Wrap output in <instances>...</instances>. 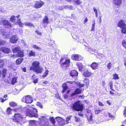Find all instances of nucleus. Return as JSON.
Listing matches in <instances>:
<instances>
[{"instance_id":"f257e3e1","label":"nucleus","mask_w":126,"mask_h":126,"mask_svg":"<svg viewBox=\"0 0 126 126\" xmlns=\"http://www.w3.org/2000/svg\"><path fill=\"white\" fill-rule=\"evenodd\" d=\"M24 109L26 115L31 117H38L37 110L35 108L28 106L24 107Z\"/></svg>"},{"instance_id":"f03ea898","label":"nucleus","mask_w":126,"mask_h":126,"mask_svg":"<svg viewBox=\"0 0 126 126\" xmlns=\"http://www.w3.org/2000/svg\"><path fill=\"white\" fill-rule=\"evenodd\" d=\"M39 63L37 61H35L32 63V65L30 67V70H33L37 73H41L43 70L42 67L39 66Z\"/></svg>"},{"instance_id":"7ed1b4c3","label":"nucleus","mask_w":126,"mask_h":126,"mask_svg":"<svg viewBox=\"0 0 126 126\" xmlns=\"http://www.w3.org/2000/svg\"><path fill=\"white\" fill-rule=\"evenodd\" d=\"M71 107L73 110L77 111H82L83 109V105L79 101L76 102L72 105Z\"/></svg>"},{"instance_id":"20e7f679","label":"nucleus","mask_w":126,"mask_h":126,"mask_svg":"<svg viewBox=\"0 0 126 126\" xmlns=\"http://www.w3.org/2000/svg\"><path fill=\"white\" fill-rule=\"evenodd\" d=\"M40 120L39 125L41 126H52L49 123V120L44 116L39 118Z\"/></svg>"},{"instance_id":"39448f33","label":"nucleus","mask_w":126,"mask_h":126,"mask_svg":"<svg viewBox=\"0 0 126 126\" xmlns=\"http://www.w3.org/2000/svg\"><path fill=\"white\" fill-rule=\"evenodd\" d=\"M22 116L19 113L15 114L13 120L14 121L19 123L23 119Z\"/></svg>"},{"instance_id":"423d86ee","label":"nucleus","mask_w":126,"mask_h":126,"mask_svg":"<svg viewBox=\"0 0 126 126\" xmlns=\"http://www.w3.org/2000/svg\"><path fill=\"white\" fill-rule=\"evenodd\" d=\"M22 101L27 103H31L33 101L32 98L29 95L23 97L22 100Z\"/></svg>"},{"instance_id":"0eeeda50","label":"nucleus","mask_w":126,"mask_h":126,"mask_svg":"<svg viewBox=\"0 0 126 126\" xmlns=\"http://www.w3.org/2000/svg\"><path fill=\"white\" fill-rule=\"evenodd\" d=\"M62 62H63L61 64L62 66L63 67H66L68 65L70 62V60L69 59H66L63 58L61 59L60 62L61 63H62Z\"/></svg>"},{"instance_id":"6e6552de","label":"nucleus","mask_w":126,"mask_h":126,"mask_svg":"<svg viewBox=\"0 0 126 126\" xmlns=\"http://www.w3.org/2000/svg\"><path fill=\"white\" fill-rule=\"evenodd\" d=\"M17 23L20 26L22 27L24 25H25L26 26H27L29 27L33 26V24L30 22H25L23 24L21 22L20 19H18L17 22Z\"/></svg>"},{"instance_id":"1a4fd4ad","label":"nucleus","mask_w":126,"mask_h":126,"mask_svg":"<svg viewBox=\"0 0 126 126\" xmlns=\"http://www.w3.org/2000/svg\"><path fill=\"white\" fill-rule=\"evenodd\" d=\"M56 120L57 123L58 124L57 126H62L65 124V120L62 118L57 117L56 118Z\"/></svg>"},{"instance_id":"9d476101","label":"nucleus","mask_w":126,"mask_h":126,"mask_svg":"<svg viewBox=\"0 0 126 126\" xmlns=\"http://www.w3.org/2000/svg\"><path fill=\"white\" fill-rule=\"evenodd\" d=\"M72 58L74 60L80 61L83 59V57L79 55L74 54L72 55Z\"/></svg>"},{"instance_id":"9b49d317","label":"nucleus","mask_w":126,"mask_h":126,"mask_svg":"<svg viewBox=\"0 0 126 126\" xmlns=\"http://www.w3.org/2000/svg\"><path fill=\"white\" fill-rule=\"evenodd\" d=\"M18 40V37L16 35H13L11 38L10 41L11 43L15 44L16 43Z\"/></svg>"},{"instance_id":"f8f14e48","label":"nucleus","mask_w":126,"mask_h":126,"mask_svg":"<svg viewBox=\"0 0 126 126\" xmlns=\"http://www.w3.org/2000/svg\"><path fill=\"white\" fill-rule=\"evenodd\" d=\"M44 3L42 1H37L35 4L34 7L35 8L37 9L42 7L44 5Z\"/></svg>"},{"instance_id":"ddd939ff","label":"nucleus","mask_w":126,"mask_h":126,"mask_svg":"<svg viewBox=\"0 0 126 126\" xmlns=\"http://www.w3.org/2000/svg\"><path fill=\"white\" fill-rule=\"evenodd\" d=\"M118 26L122 29L126 27V25L125 24L124 21L121 20L118 22Z\"/></svg>"},{"instance_id":"4468645a","label":"nucleus","mask_w":126,"mask_h":126,"mask_svg":"<svg viewBox=\"0 0 126 126\" xmlns=\"http://www.w3.org/2000/svg\"><path fill=\"white\" fill-rule=\"evenodd\" d=\"M48 23V19L47 16H46L43 19L42 26L44 27H46Z\"/></svg>"},{"instance_id":"2eb2a0df","label":"nucleus","mask_w":126,"mask_h":126,"mask_svg":"<svg viewBox=\"0 0 126 126\" xmlns=\"http://www.w3.org/2000/svg\"><path fill=\"white\" fill-rule=\"evenodd\" d=\"M2 22L4 26H6L8 28L11 27V24L8 20H3Z\"/></svg>"},{"instance_id":"dca6fc26","label":"nucleus","mask_w":126,"mask_h":126,"mask_svg":"<svg viewBox=\"0 0 126 126\" xmlns=\"http://www.w3.org/2000/svg\"><path fill=\"white\" fill-rule=\"evenodd\" d=\"M88 114L87 115V117L88 118V121L90 123H93L92 115V113L90 111L88 113Z\"/></svg>"},{"instance_id":"f3484780","label":"nucleus","mask_w":126,"mask_h":126,"mask_svg":"<svg viewBox=\"0 0 126 126\" xmlns=\"http://www.w3.org/2000/svg\"><path fill=\"white\" fill-rule=\"evenodd\" d=\"M70 76L72 77H74L78 76V73L76 70H72L70 72Z\"/></svg>"},{"instance_id":"a211bd4d","label":"nucleus","mask_w":126,"mask_h":126,"mask_svg":"<svg viewBox=\"0 0 126 126\" xmlns=\"http://www.w3.org/2000/svg\"><path fill=\"white\" fill-rule=\"evenodd\" d=\"M0 50L2 52L6 53H9L10 51L9 49L7 47L1 48H0Z\"/></svg>"},{"instance_id":"6ab92c4d","label":"nucleus","mask_w":126,"mask_h":126,"mask_svg":"<svg viewBox=\"0 0 126 126\" xmlns=\"http://www.w3.org/2000/svg\"><path fill=\"white\" fill-rule=\"evenodd\" d=\"M98 66V64L95 62L93 63L91 65V67L94 70L97 69Z\"/></svg>"},{"instance_id":"aec40b11","label":"nucleus","mask_w":126,"mask_h":126,"mask_svg":"<svg viewBox=\"0 0 126 126\" xmlns=\"http://www.w3.org/2000/svg\"><path fill=\"white\" fill-rule=\"evenodd\" d=\"M92 73L91 72L89 71L88 70L85 71L83 73V75L85 77H89L91 76L92 75Z\"/></svg>"},{"instance_id":"412c9836","label":"nucleus","mask_w":126,"mask_h":126,"mask_svg":"<svg viewBox=\"0 0 126 126\" xmlns=\"http://www.w3.org/2000/svg\"><path fill=\"white\" fill-rule=\"evenodd\" d=\"M2 33V34L3 37L5 38H8L9 37L10 33L8 32H4Z\"/></svg>"},{"instance_id":"4be33fe9","label":"nucleus","mask_w":126,"mask_h":126,"mask_svg":"<svg viewBox=\"0 0 126 126\" xmlns=\"http://www.w3.org/2000/svg\"><path fill=\"white\" fill-rule=\"evenodd\" d=\"M76 65L78 67L79 70L81 71L83 68V66L82 63L78 62L76 63Z\"/></svg>"},{"instance_id":"5701e85b","label":"nucleus","mask_w":126,"mask_h":126,"mask_svg":"<svg viewBox=\"0 0 126 126\" xmlns=\"http://www.w3.org/2000/svg\"><path fill=\"white\" fill-rule=\"evenodd\" d=\"M121 0H114V2L115 5L120 6L121 4Z\"/></svg>"},{"instance_id":"b1692460","label":"nucleus","mask_w":126,"mask_h":126,"mask_svg":"<svg viewBox=\"0 0 126 126\" xmlns=\"http://www.w3.org/2000/svg\"><path fill=\"white\" fill-rule=\"evenodd\" d=\"M20 50V47H16L13 49L12 51L14 53H15L18 52Z\"/></svg>"},{"instance_id":"393cba45","label":"nucleus","mask_w":126,"mask_h":126,"mask_svg":"<svg viewBox=\"0 0 126 126\" xmlns=\"http://www.w3.org/2000/svg\"><path fill=\"white\" fill-rule=\"evenodd\" d=\"M29 125L30 126H36V121L31 120L29 122Z\"/></svg>"},{"instance_id":"a878e982","label":"nucleus","mask_w":126,"mask_h":126,"mask_svg":"<svg viewBox=\"0 0 126 126\" xmlns=\"http://www.w3.org/2000/svg\"><path fill=\"white\" fill-rule=\"evenodd\" d=\"M10 106L11 107H15L17 106V104L15 102L12 101L10 102L9 103Z\"/></svg>"},{"instance_id":"bb28decb","label":"nucleus","mask_w":126,"mask_h":126,"mask_svg":"<svg viewBox=\"0 0 126 126\" xmlns=\"http://www.w3.org/2000/svg\"><path fill=\"white\" fill-rule=\"evenodd\" d=\"M17 56L18 57H23L24 56V53L21 50L19 51L18 53Z\"/></svg>"},{"instance_id":"cd10ccee","label":"nucleus","mask_w":126,"mask_h":126,"mask_svg":"<svg viewBox=\"0 0 126 126\" xmlns=\"http://www.w3.org/2000/svg\"><path fill=\"white\" fill-rule=\"evenodd\" d=\"M16 20V17L14 16H12L10 18V21L14 23H15V20Z\"/></svg>"},{"instance_id":"c85d7f7f","label":"nucleus","mask_w":126,"mask_h":126,"mask_svg":"<svg viewBox=\"0 0 126 126\" xmlns=\"http://www.w3.org/2000/svg\"><path fill=\"white\" fill-rule=\"evenodd\" d=\"M62 87L63 88L62 92H64L65 91L67 88V87L66 84L64 83L63 84Z\"/></svg>"},{"instance_id":"c756f323","label":"nucleus","mask_w":126,"mask_h":126,"mask_svg":"<svg viewBox=\"0 0 126 126\" xmlns=\"http://www.w3.org/2000/svg\"><path fill=\"white\" fill-rule=\"evenodd\" d=\"M23 59L19 58L17 59L16 61V63L17 64H19L22 62Z\"/></svg>"},{"instance_id":"7c9ffc66","label":"nucleus","mask_w":126,"mask_h":126,"mask_svg":"<svg viewBox=\"0 0 126 126\" xmlns=\"http://www.w3.org/2000/svg\"><path fill=\"white\" fill-rule=\"evenodd\" d=\"M82 2L80 0H74V3L76 5H78L81 3Z\"/></svg>"},{"instance_id":"2f4dec72","label":"nucleus","mask_w":126,"mask_h":126,"mask_svg":"<svg viewBox=\"0 0 126 126\" xmlns=\"http://www.w3.org/2000/svg\"><path fill=\"white\" fill-rule=\"evenodd\" d=\"M11 108L8 107L7 108L6 110V113L8 114H11V112L12 110Z\"/></svg>"},{"instance_id":"473e14b6","label":"nucleus","mask_w":126,"mask_h":126,"mask_svg":"<svg viewBox=\"0 0 126 126\" xmlns=\"http://www.w3.org/2000/svg\"><path fill=\"white\" fill-rule=\"evenodd\" d=\"M93 9L94 12L95 13L96 17L97 18L98 17V14L97 11L95 7H94L93 8Z\"/></svg>"},{"instance_id":"72a5a7b5","label":"nucleus","mask_w":126,"mask_h":126,"mask_svg":"<svg viewBox=\"0 0 126 126\" xmlns=\"http://www.w3.org/2000/svg\"><path fill=\"white\" fill-rule=\"evenodd\" d=\"M7 70L5 69H3L2 71V75L3 78H4L6 76Z\"/></svg>"},{"instance_id":"f704fd0d","label":"nucleus","mask_w":126,"mask_h":126,"mask_svg":"<svg viewBox=\"0 0 126 126\" xmlns=\"http://www.w3.org/2000/svg\"><path fill=\"white\" fill-rule=\"evenodd\" d=\"M75 94H79L81 92V90L79 88H77L75 91Z\"/></svg>"},{"instance_id":"c9c22d12","label":"nucleus","mask_w":126,"mask_h":126,"mask_svg":"<svg viewBox=\"0 0 126 126\" xmlns=\"http://www.w3.org/2000/svg\"><path fill=\"white\" fill-rule=\"evenodd\" d=\"M29 56L30 57L35 56V53L32 51H31L29 53Z\"/></svg>"},{"instance_id":"e433bc0d","label":"nucleus","mask_w":126,"mask_h":126,"mask_svg":"<svg viewBox=\"0 0 126 126\" xmlns=\"http://www.w3.org/2000/svg\"><path fill=\"white\" fill-rule=\"evenodd\" d=\"M64 8H65V9H69L70 10H71L72 9V7L70 5V6H64L63 7Z\"/></svg>"},{"instance_id":"4c0bfd02","label":"nucleus","mask_w":126,"mask_h":126,"mask_svg":"<svg viewBox=\"0 0 126 126\" xmlns=\"http://www.w3.org/2000/svg\"><path fill=\"white\" fill-rule=\"evenodd\" d=\"M109 85L111 90L114 91H115L113 89V84L112 82L111 81L110 82Z\"/></svg>"},{"instance_id":"58836bf2","label":"nucleus","mask_w":126,"mask_h":126,"mask_svg":"<svg viewBox=\"0 0 126 126\" xmlns=\"http://www.w3.org/2000/svg\"><path fill=\"white\" fill-rule=\"evenodd\" d=\"M17 79L15 78H13L12 80L11 81V83L13 84H14L16 82Z\"/></svg>"},{"instance_id":"ea45409f","label":"nucleus","mask_w":126,"mask_h":126,"mask_svg":"<svg viewBox=\"0 0 126 126\" xmlns=\"http://www.w3.org/2000/svg\"><path fill=\"white\" fill-rule=\"evenodd\" d=\"M71 119L70 117H68L66 118L65 120V124H67L69 122V121Z\"/></svg>"},{"instance_id":"a19ab883","label":"nucleus","mask_w":126,"mask_h":126,"mask_svg":"<svg viewBox=\"0 0 126 126\" xmlns=\"http://www.w3.org/2000/svg\"><path fill=\"white\" fill-rule=\"evenodd\" d=\"M122 43L123 47L126 49V40H123Z\"/></svg>"},{"instance_id":"79ce46f5","label":"nucleus","mask_w":126,"mask_h":126,"mask_svg":"<svg viewBox=\"0 0 126 126\" xmlns=\"http://www.w3.org/2000/svg\"><path fill=\"white\" fill-rule=\"evenodd\" d=\"M50 121L52 124L53 125L55 124V119L53 117L51 118L50 119Z\"/></svg>"},{"instance_id":"37998d69","label":"nucleus","mask_w":126,"mask_h":126,"mask_svg":"<svg viewBox=\"0 0 126 126\" xmlns=\"http://www.w3.org/2000/svg\"><path fill=\"white\" fill-rule=\"evenodd\" d=\"M32 47L37 50H40L41 49L40 47L35 45H33L32 46Z\"/></svg>"},{"instance_id":"c03bdc74","label":"nucleus","mask_w":126,"mask_h":126,"mask_svg":"<svg viewBox=\"0 0 126 126\" xmlns=\"http://www.w3.org/2000/svg\"><path fill=\"white\" fill-rule=\"evenodd\" d=\"M126 27L122 28L121 32L122 33L125 34H126Z\"/></svg>"},{"instance_id":"a18cd8bd","label":"nucleus","mask_w":126,"mask_h":126,"mask_svg":"<svg viewBox=\"0 0 126 126\" xmlns=\"http://www.w3.org/2000/svg\"><path fill=\"white\" fill-rule=\"evenodd\" d=\"M113 79H119V78L118 76V75L117 74H113Z\"/></svg>"},{"instance_id":"49530a36","label":"nucleus","mask_w":126,"mask_h":126,"mask_svg":"<svg viewBox=\"0 0 126 126\" xmlns=\"http://www.w3.org/2000/svg\"><path fill=\"white\" fill-rule=\"evenodd\" d=\"M48 71L47 69L45 73L44 74V75H43V77H46L48 74Z\"/></svg>"},{"instance_id":"de8ad7c7","label":"nucleus","mask_w":126,"mask_h":126,"mask_svg":"<svg viewBox=\"0 0 126 126\" xmlns=\"http://www.w3.org/2000/svg\"><path fill=\"white\" fill-rule=\"evenodd\" d=\"M4 61L3 60L0 59V67H2L3 66Z\"/></svg>"},{"instance_id":"09e8293b","label":"nucleus","mask_w":126,"mask_h":126,"mask_svg":"<svg viewBox=\"0 0 126 126\" xmlns=\"http://www.w3.org/2000/svg\"><path fill=\"white\" fill-rule=\"evenodd\" d=\"M75 121L77 122H79L80 121V118L77 116H75Z\"/></svg>"},{"instance_id":"8fccbe9b","label":"nucleus","mask_w":126,"mask_h":126,"mask_svg":"<svg viewBox=\"0 0 126 126\" xmlns=\"http://www.w3.org/2000/svg\"><path fill=\"white\" fill-rule=\"evenodd\" d=\"M36 105L39 106L41 109H42L43 108L42 105L40 102H37Z\"/></svg>"},{"instance_id":"3c124183","label":"nucleus","mask_w":126,"mask_h":126,"mask_svg":"<svg viewBox=\"0 0 126 126\" xmlns=\"http://www.w3.org/2000/svg\"><path fill=\"white\" fill-rule=\"evenodd\" d=\"M112 64L111 63H109L107 65V68L109 69H110L111 67Z\"/></svg>"},{"instance_id":"603ef678","label":"nucleus","mask_w":126,"mask_h":126,"mask_svg":"<svg viewBox=\"0 0 126 126\" xmlns=\"http://www.w3.org/2000/svg\"><path fill=\"white\" fill-rule=\"evenodd\" d=\"M84 81L86 85L87 86L89 84V80L88 79H85L84 80Z\"/></svg>"},{"instance_id":"864d4df0","label":"nucleus","mask_w":126,"mask_h":126,"mask_svg":"<svg viewBox=\"0 0 126 126\" xmlns=\"http://www.w3.org/2000/svg\"><path fill=\"white\" fill-rule=\"evenodd\" d=\"M101 110L99 109V108L96 109L95 110V113L96 114H98L101 112Z\"/></svg>"},{"instance_id":"5fc2aeb1","label":"nucleus","mask_w":126,"mask_h":126,"mask_svg":"<svg viewBox=\"0 0 126 126\" xmlns=\"http://www.w3.org/2000/svg\"><path fill=\"white\" fill-rule=\"evenodd\" d=\"M77 84L79 86L80 88L83 87L84 86V84H81L80 83L77 82Z\"/></svg>"},{"instance_id":"6e6d98bb","label":"nucleus","mask_w":126,"mask_h":126,"mask_svg":"<svg viewBox=\"0 0 126 126\" xmlns=\"http://www.w3.org/2000/svg\"><path fill=\"white\" fill-rule=\"evenodd\" d=\"M67 83H68L72 84H74L76 83V82L75 81H68L67 82Z\"/></svg>"},{"instance_id":"4d7b16f0","label":"nucleus","mask_w":126,"mask_h":126,"mask_svg":"<svg viewBox=\"0 0 126 126\" xmlns=\"http://www.w3.org/2000/svg\"><path fill=\"white\" fill-rule=\"evenodd\" d=\"M63 6H63L62 7L61 6L60 7H58L57 8L59 10H61L63 9H65V8H64L63 7Z\"/></svg>"},{"instance_id":"13d9d810","label":"nucleus","mask_w":126,"mask_h":126,"mask_svg":"<svg viewBox=\"0 0 126 126\" xmlns=\"http://www.w3.org/2000/svg\"><path fill=\"white\" fill-rule=\"evenodd\" d=\"M5 42L4 41L0 39V45L4 44Z\"/></svg>"},{"instance_id":"bf43d9fd","label":"nucleus","mask_w":126,"mask_h":126,"mask_svg":"<svg viewBox=\"0 0 126 126\" xmlns=\"http://www.w3.org/2000/svg\"><path fill=\"white\" fill-rule=\"evenodd\" d=\"M94 27H95V24H94V23H93L92 25V29L91 30V31H93L94 30Z\"/></svg>"},{"instance_id":"052dcab7","label":"nucleus","mask_w":126,"mask_h":126,"mask_svg":"<svg viewBox=\"0 0 126 126\" xmlns=\"http://www.w3.org/2000/svg\"><path fill=\"white\" fill-rule=\"evenodd\" d=\"M36 32L37 33V34L38 35L41 36L42 35V34L40 32H39V31H36Z\"/></svg>"},{"instance_id":"680f3d73","label":"nucleus","mask_w":126,"mask_h":126,"mask_svg":"<svg viewBox=\"0 0 126 126\" xmlns=\"http://www.w3.org/2000/svg\"><path fill=\"white\" fill-rule=\"evenodd\" d=\"M108 115L110 117L112 118L113 117V116L112 115H111L110 114L108 113H107V115L106 116V117H107Z\"/></svg>"},{"instance_id":"e2e57ef3","label":"nucleus","mask_w":126,"mask_h":126,"mask_svg":"<svg viewBox=\"0 0 126 126\" xmlns=\"http://www.w3.org/2000/svg\"><path fill=\"white\" fill-rule=\"evenodd\" d=\"M7 99H3L0 98V101L1 102H4L5 100H7Z\"/></svg>"},{"instance_id":"0e129e2a","label":"nucleus","mask_w":126,"mask_h":126,"mask_svg":"<svg viewBox=\"0 0 126 126\" xmlns=\"http://www.w3.org/2000/svg\"><path fill=\"white\" fill-rule=\"evenodd\" d=\"M99 105L101 106L104 105V104L100 102H99Z\"/></svg>"},{"instance_id":"69168bd1","label":"nucleus","mask_w":126,"mask_h":126,"mask_svg":"<svg viewBox=\"0 0 126 126\" xmlns=\"http://www.w3.org/2000/svg\"><path fill=\"white\" fill-rule=\"evenodd\" d=\"M68 95L65 94L64 95V97L65 99H66L68 97Z\"/></svg>"},{"instance_id":"338daca9","label":"nucleus","mask_w":126,"mask_h":126,"mask_svg":"<svg viewBox=\"0 0 126 126\" xmlns=\"http://www.w3.org/2000/svg\"><path fill=\"white\" fill-rule=\"evenodd\" d=\"M38 79H35L33 80V82L35 83H36L38 81Z\"/></svg>"},{"instance_id":"774afa93","label":"nucleus","mask_w":126,"mask_h":126,"mask_svg":"<svg viewBox=\"0 0 126 126\" xmlns=\"http://www.w3.org/2000/svg\"><path fill=\"white\" fill-rule=\"evenodd\" d=\"M78 114L79 116L83 117V114L81 113V112L79 113Z\"/></svg>"}]
</instances>
